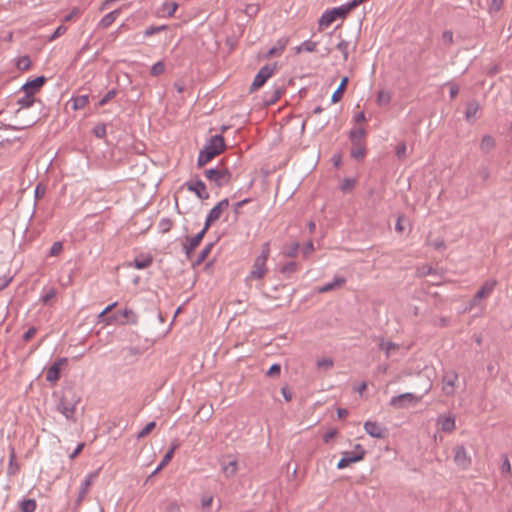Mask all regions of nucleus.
Instances as JSON below:
<instances>
[{"mask_svg": "<svg viewBox=\"0 0 512 512\" xmlns=\"http://www.w3.org/2000/svg\"><path fill=\"white\" fill-rule=\"evenodd\" d=\"M81 396L73 386L64 388L59 402L56 406L58 412H60L67 420L75 421L74 413L76 406L80 403Z\"/></svg>", "mask_w": 512, "mask_h": 512, "instance_id": "nucleus-1", "label": "nucleus"}, {"mask_svg": "<svg viewBox=\"0 0 512 512\" xmlns=\"http://www.w3.org/2000/svg\"><path fill=\"white\" fill-rule=\"evenodd\" d=\"M225 140L222 135L212 136L200 150L197 158V166L202 168L216 156L225 150Z\"/></svg>", "mask_w": 512, "mask_h": 512, "instance_id": "nucleus-2", "label": "nucleus"}, {"mask_svg": "<svg viewBox=\"0 0 512 512\" xmlns=\"http://www.w3.org/2000/svg\"><path fill=\"white\" fill-rule=\"evenodd\" d=\"M204 175L219 188L228 185L232 179L231 171L221 163L215 168L206 169Z\"/></svg>", "mask_w": 512, "mask_h": 512, "instance_id": "nucleus-3", "label": "nucleus"}, {"mask_svg": "<svg viewBox=\"0 0 512 512\" xmlns=\"http://www.w3.org/2000/svg\"><path fill=\"white\" fill-rule=\"evenodd\" d=\"M269 257V248L266 243L263 246L262 252L254 261L252 266V270L250 271L249 278L250 279H262L267 273L266 262Z\"/></svg>", "mask_w": 512, "mask_h": 512, "instance_id": "nucleus-4", "label": "nucleus"}, {"mask_svg": "<svg viewBox=\"0 0 512 512\" xmlns=\"http://www.w3.org/2000/svg\"><path fill=\"white\" fill-rule=\"evenodd\" d=\"M350 8H348L347 4L341 5L339 7H334L331 10H327L323 13L321 18L319 19L320 27H328L338 18H345L347 14L350 12Z\"/></svg>", "mask_w": 512, "mask_h": 512, "instance_id": "nucleus-5", "label": "nucleus"}, {"mask_svg": "<svg viewBox=\"0 0 512 512\" xmlns=\"http://www.w3.org/2000/svg\"><path fill=\"white\" fill-rule=\"evenodd\" d=\"M354 449L355 451L353 452L345 451L342 453V457L337 463L338 469H344L351 465L352 463H356L363 460L366 454L365 449L360 444H356Z\"/></svg>", "mask_w": 512, "mask_h": 512, "instance_id": "nucleus-6", "label": "nucleus"}, {"mask_svg": "<svg viewBox=\"0 0 512 512\" xmlns=\"http://www.w3.org/2000/svg\"><path fill=\"white\" fill-rule=\"evenodd\" d=\"M421 400V396L413 393H403L390 399L389 404L395 409H405L409 406L416 405Z\"/></svg>", "mask_w": 512, "mask_h": 512, "instance_id": "nucleus-7", "label": "nucleus"}, {"mask_svg": "<svg viewBox=\"0 0 512 512\" xmlns=\"http://www.w3.org/2000/svg\"><path fill=\"white\" fill-rule=\"evenodd\" d=\"M458 383V373L454 370L445 371L442 376V392L445 396L455 394Z\"/></svg>", "mask_w": 512, "mask_h": 512, "instance_id": "nucleus-8", "label": "nucleus"}, {"mask_svg": "<svg viewBox=\"0 0 512 512\" xmlns=\"http://www.w3.org/2000/svg\"><path fill=\"white\" fill-rule=\"evenodd\" d=\"M275 68H276V65H265L263 66L259 71L258 73L256 74V76L254 77V80L251 84V88L250 90L251 91H255L257 89H259L260 87H262L265 82L273 76V74L275 73Z\"/></svg>", "mask_w": 512, "mask_h": 512, "instance_id": "nucleus-9", "label": "nucleus"}, {"mask_svg": "<svg viewBox=\"0 0 512 512\" xmlns=\"http://www.w3.org/2000/svg\"><path fill=\"white\" fill-rule=\"evenodd\" d=\"M229 207V200L227 198L222 199L215 205L208 213L204 226L209 228L211 224L220 219L222 213Z\"/></svg>", "mask_w": 512, "mask_h": 512, "instance_id": "nucleus-10", "label": "nucleus"}, {"mask_svg": "<svg viewBox=\"0 0 512 512\" xmlns=\"http://www.w3.org/2000/svg\"><path fill=\"white\" fill-rule=\"evenodd\" d=\"M120 315L125 319V320H119L118 319V315H112V316H109L105 319V321L107 322V324H112L114 322H119L120 324L124 325V324H137L138 322V316L137 314L130 308H125L123 311L120 312Z\"/></svg>", "mask_w": 512, "mask_h": 512, "instance_id": "nucleus-11", "label": "nucleus"}, {"mask_svg": "<svg viewBox=\"0 0 512 512\" xmlns=\"http://www.w3.org/2000/svg\"><path fill=\"white\" fill-rule=\"evenodd\" d=\"M454 462L463 470L467 469L471 465V457L468 455V452L463 445H457L454 448Z\"/></svg>", "mask_w": 512, "mask_h": 512, "instance_id": "nucleus-12", "label": "nucleus"}, {"mask_svg": "<svg viewBox=\"0 0 512 512\" xmlns=\"http://www.w3.org/2000/svg\"><path fill=\"white\" fill-rule=\"evenodd\" d=\"M207 230H208V228H206L204 226L203 229L200 232H198L196 235H194L192 237H189V236L186 237V241H185V243H183V250H184L187 258L191 257V253L195 250V248L202 241Z\"/></svg>", "mask_w": 512, "mask_h": 512, "instance_id": "nucleus-13", "label": "nucleus"}, {"mask_svg": "<svg viewBox=\"0 0 512 512\" xmlns=\"http://www.w3.org/2000/svg\"><path fill=\"white\" fill-rule=\"evenodd\" d=\"M364 430L373 438L383 439L387 436L388 430L386 427L375 421H366L364 423Z\"/></svg>", "mask_w": 512, "mask_h": 512, "instance_id": "nucleus-14", "label": "nucleus"}, {"mask_svg": "<svg viewBox=\"0 0 512 512\" xmlns=\"http://www.w3.org/2000/svg\"><path fill=\"white\" fill-rule=\"evenodd\" d=\"M67 363V358H58L46 372V380L50 383H56L60 379L61 367Z\"/></svg>", "mask_w": 512, "mask_h": 512, "instance_id": "nucleus-15", "label": "nucleus"}, {"mask_svg": "<svg viewBox=\"0 0 512 512\" xmlns=\"http://www.w3.org/2000/svg\"><path fill=\"white\" fill-rule=\"evenodd\" d=\"M186 187L189 191L196 194V196L201 200H207L209 198V193L207 192L205 183L200 180H191L186 183Z\"/></svg>", "mask_w": 512, "mask_h": 512, "instance_id": "nucleus-16", "label": "nucleus"}, {"mask_svg": "<svg viewBox=\"0 0 512 512\" xmlns=\"http://www.w3.org/2000/svg\"><path fill=\"white\" fill-rule=\"evenodd\" d=\"M98 474H99V471L97 470V471L89 473L86 476L85 480L82 482V484L80 486L78 497L76 499V505H80L81 504V502L83 501L84 497L88 493L89 488L92 485L93 481L97 478Z\"/></svg>", "mask_w": 512, "mask_h": 512, "instance_id": "nucleus-17", "label": "nucleus"}, {"mask_svg": "<svg viewBox=\"0 0 512 512\" xmlns=\"http://www.w3.org/2000/svg\"><path fill=\"white\" fill-rule=\"evenodd\" d=\"M45 82L46 78L44 76L36 77L35 79L26 82L22 86V90L25 93H30L34 95V93L37 92L44 85Z\"/></svg>", "mask_w": 512, "mask_h": 512, "instance_id": "nucleus-18", "label": "nucleus"}, {"mask_svg": "<svg viewBox=\"0 0 512 512\" xmlns=\"http://www.w3.org/2000/svg\"><path fill=\"white\" fill-rule=\"evenodd\" d=\"M497 285V281L494 279L487 280L481 288L476 292V299H486L488 298L494 291Z\"/></svg>", "mask_w": 512, "mask_h": 512, "instance_id": "nucleus-19", "label": "nucleus"}, {"mask_svg": "<svg viewBox=\"0 0 512 512\" xmlns=\"http://www.w3.org/2000/svg\"><path fill=\"white\" fill-rule=\"evenodd\" d=\"M288 42H289L288 38H286V37L280 38L277 41V43L267 51L265 57L271 58L273 56L281 55L282 52L284 51V49L286 48Z\"/></svg>", "mask_w": 512, "mask_h": 512, "instance_id": "nucleus-20", "label": "nucleus"}, {"mask_svg": "<svg viewBox=\"0 0 512 512\" xmlns=\"http://www.w3.org/2000/svg\"><path fill=\"white\" fill-rule=\"evenodd\" d=\"M346 283V279L342 276H335L333 281L326 283L325 285L318 288L319 293H326L334 289L340 288Z\"/></svg>", "mask_w": 512, "mask_h": 512, "instance_id": "nucleus-21", "label": "nucleus"}, {"mask_svg": "<svg viewBox=\"0 0 512 512\" xmlns=\"http://www.w3.org/2000/svg\"><path fill=\"white\" fill-rule=\"evenodd\" d=\"M350 154L351 157L354 158L355 160H362L366 154L365 142L351 143Z\"/></svg>", "mask_w": 512, "mask_h": 512, "instance_id": "nucleus-22", "label": "nucleus"}, {"mask_svg": "<svg viewBox=\"0 0 512 512\" xmlns=\"http://www.w3.org/2000/svg\"><path fill=\"white\" fill-rule=\"evenodd\" d=\"M153 262V258L150 255H141L136 257L133 262L129 263L130 267H134L136 269H145L151 266Z\"/></svg>", "mask_w": 512, "mask_h": 512, "instance_id": "nucleus-23", "label": "nucleus"}, {"mask_svg": "<svg viewBox=\"0 0 512 512\" xmlns=\"http://www.w3.org/2000/svg\"><path fill=\"white\" fill-rule=\"evenodd\" d=\"M20 466L16 462V453L14 447H10L9 463L7 467V474L9 476L16 475L19 472Z\"/></svg>", "mask_w": 512, "mask_h": 512, "instance_id": "nucleus-24", "label": "nucleus"}, {"mask_svg": "<svg viewBox=\"0 0 512 512\" xmlns=\"http://www.w3.org/2000/svg\"><path fill=\"white\" fill-rule=\"evenodd\" d=\"M238 470V463L236 459H232L229 462H222V471L226 478L233 477Z\"/></svg>", "mask_w": 512, "mask_h": 512, "instance_id": "nucleus-25", "label": "nucleus"}, {"mask_svg": "<svg viewBox=\"0 0 512 512\" xmlns=\"http://www.w3.org/2000/svg\"><path fill=\"white\" fill-rule=\"evenodd\" d=\"M366 136V129L364 127H354L349 133V140L351 143L364 142Z\"/></svg>", "mask_w": 512, "mask_h": 512, "instance_id": "nucleus-26", "label": "nucleus"}, {"mask_svg": "<svg viewBox=\"0 0 512 512\" xmlns=\"http://www.w3.org/2000/svg\"><path fill=\"white\" fill-rule=\"evenodd\" d=\"M480 106L476 100H472L467 103L465 118L468 122H471L473 118H475Z\"/></svg>", "mask_w": 512, "mask_h": 512, "instance_id": "nucleus-27", "label": "nucleus"}, {"mask_svg": "<svg viewBox=\"0 0 512 512\" xmlns=\"http://www.w3.org/2000/svg\"><path fill=\"white\" fill-rule=\"evenodd\" d=\"M348 77H343L338 88L334 91V93L332 94V97H331V102L332 103H337L338 101L341 100L342 96H343V93L346 89V86H347V83H348Z\"/></svg>", "mask_w": 512, "mask_h": 512, "instance_id": "nucleus-28", "label": "nucleus"}, {"mask_svg": "<svg viewBox=\"0 0 512 512\" xmlns=\"http://www.w3.org/2000/svg\"><path fill=\"white\" fill-rule=\"evenodd\" d=\"M438 423L444 432H452L455 428V419L453 417L440 416Z\"/></svg>", "mask_w": 512, "mask_h": 512, "instance_id": "nucleus-29", "label": "nucleus"}, {"mask_svg": "<svg viewBox=\"0 0 512 512\" xmlns=\"http://www.w3.org/2000/svg\"><path fill=\"white\" fill-rule=\"evenodd\" d=\"M70 102L72 104L73 110H80L88 104L89 96L85 94V95H79L76 97H72Z\"/></svg>", "mask_w": 512, "mask_h": 512, "instance_id": "nucleus-30", "label": "nucleus"}, {"mask_svg": "<svg viewBox=\"0 0 512 512\" xmlns=\"http://www.w3.org/2000/svg\"><path fill=\"white\" fill-rule=\"evenodd\" d=\"M501 459H502V464L500 467L501 475L504 479H509L512 475L511 464H510L509 458L506 454H502Z\"/></svg>", "mask_w": 512, "mask_h": 512, "instance_id": "nucleus-31", "label": "nucleus"}, {"mask_svg": "<svg viewBox=\"0 0 512 512\" xmlns=\"http://www.w3.org/2000/svg\"><path fill=\"white\" fill-rule=\"evenodd\" d=\"M495 147V140L490 135L483 136L481 143H480V149L483 153H489L493 148Z\"/></svg>", "mask_w": 512, "mask_h": 512, "instance_id": "nucleus-32", "label": "nucleus"}, {"mask_svg": "<svg viewBox=\"0 0 512 512\" xmlns=\"http://www.w3.org/2000/svg\"><path fill=\"white\" fill-rule=\"evenodd\" d=\"M120 14V10H114L108 14H106L100 21V26L103 28H108L112 23L116 20L117 16Z\"/></svg>", "mask_w": 512, "mask_h": 512, "instance_id": "nucleus-33", "label": "nucleus"}, {"mask_svg": "<svg viewBox=\"0 0 512 512\" xmlns=\"http://www.w3.org/2000/svg\"><path fill=\"white\" fill-rule=\"evenodd\" d=\"M34 101H35V99L32 94L25 93V95L22 98L18 99V104L20 106V109L17 111V113H19L21 109L31 107L33 105Z\"/></svg>", "mask_w": 512, "mask_h": 512, "instance_id": "nucleus-34", "label": "nucleus"}, {"mask_svg": "<svg viewBox=\"0 0 512 512\" xmlns=\"http://www.w3.org/2000/svg\"><path fill=\"white\" fill-rule=\"evenodd\" d=\"M213 245H214L213 243L206 244L205 247L198 254L197 259L195 260L193 265H200L210 254V252L213 248Z\"/></svg>", "mask_w": 512, "mask_h": 512, "instance_id": "nucleus-35", "label": "nucleus"}, {"mask_svg": "<svg viewBox=\"0 0 512 512\" xmlns=\"http://www.w3.org/2000/svg\"><path fill=\"white\" fill-rule=\"evenodd\" d=\"M37 507L34 499H25L20 503V509L22 512H35Z\"/></svg>", "mask_w": 512, "mask_h": 512, "instance_id": "nucleus-36", "label": "nucleus"}, {"mask_svg": "<svg viewBox=\"0 0 512 512\" xmlns=\"http://www.w3.org/2000/svg\"><path fill=\"white\" fill-rule=\"evenodd\" d=\"M56 298L55 288L48 289L41 297V301L44 305H51L52 301Z\"/></svg>", "mask_w": 512, "mask_h": 512, "instance_id": "nucleus-37", "label": "nucleus"}, {"mask_svg": "<svg viewBox=\"0 0 512 512\" xmlns=\"http://www.w3.org/2000/svg\"><path fill=\"white\" fill-rule=\"evenodd\" d=\"M391 100V95L389 92L381 90L377 95V104L380 106L388 105Z\"/></svg>", "mask_w": 512, "mask_h": 512, "instance_id": "nucleus-38", "label": "nucleus"}, {"mask_svg": "<svg viewBox=\"0 0 512 512\" xmlns=\"http://www.w3.org/2000/svg\"><path fill=\"white\" fill-rule=\"evenodd\" d=\"M317 43L313 41H305L300 46L297 47V52L300 53L302 51L306 52H314L316 51Z\"/></svg>", "mask_w": 512, "mask_h": 512, "instance_id": "nucleus-39", "label": "nucleus"}, {"mask_svg": "<svg viewBox=\"0 0 512 512\" xmlns=\"http://www.w3.org/2000/svg\"><path fill=\"white\" fill-rule=\"evenodd\" d=\"M298 270V265L296 262L294 261H290L288 263H286L282 269H281V272L287 276L295 273L296 271Z\"/></svg>", "mask_w": 512, "mask_h": 512, "instance_id": "nucleus-40", "label": "nucleus"}, {"mask_svg": "<svg viewBox=\"0 0 512 512\" xmlns=\"http://www.w3.org/2000/svg\"><path fill=\"white\" fill-rule=\"evenodd\" d=\"M165 71V64L163 61H158L156 62L152 67H151V70H150V74L152 76H159L161 75L162 73H164Z\"/></svg>", "mask_w": 512, "mask_h": 512, "instance_id": "nucleus-41", "label": "nucleus"}, {"mask_svg": "<svg viewBox=\"0 0 512 512\" xmlns=\"http://www.w3.org/2000/svg\"><path fill=\"white\" fill-rule=\"evenodd\" d=\"M168 27L166 25H161V26H149L145 29L144 31V36L145 37H150L156 33H159L161 31H164L166 30Z\"/></svg>", "mask_w": 512, "mask_h": 512, "instance_id": "nucleus-42", "label": "nucleus"}, {"mask_svg": "<svg viewBox=\"0 0 512 512\" xmlns=\"http://www.w3.org/2000/svg\"><path fill=\"white\" fill-rule=\"evenodd\" d=\"M31 61L28 56H22L17 61V68L21 71H26L30 68Z\"/></svg>", "mask_w": 512, "mask_h": 512, "instance_id": "nucleus-43", "label": "nucleus"}, {"mask_svg": "<svg viewBox=\"0 0 512 512\" xmlns=\"http://www.w3.org/2000/svg\"><path fill=\"white\" fill-rule=\"evenodd\" d=\"M156 426L154 421L147 423L143 429L137 434V438L141 439L146 437Z\"/></svg>", "mask_w": 512, "mask_h": 512, "instance_id": "nucleus-44", "label": "nucleus"}, {"mask_svg": "<svg viewBox=\"0 0 512 512\" xmlns=\"http://www.w3.org/2000/svg\"><path fill=\"white\" fill-rule=\"evenodd\" d=\"M93 133L97 138L103 139L106 136V125L103 123L97 124L93 129Z\"/></svg>", "mask_w": 512, "mask_h": 512, "instance_id": "nucleus-45", "label": "nucleus"}, {"mask_svg": "<svg viewBox=\"0 0 512 512\" xmlns=\"http://www.w3.org/2000/svg\"><path fill=\"white\" fill-rule=\"evenodd\" d=\"M164 11L167 13L168 17L173 16L178 8V4L176 2H166L163 5Z\"/></svg>", "mask_w": 512, "mask_h": 512, "instance_id": "nucleus-46", "label": "nucleus"}, {"mask_svg": "<svg viewBox=\"0 0 512 512\" xmlns=\"http://www.w3.org/2000/svg\"><path fill=\"white\" fill-rule=\"evenodd\" d=\"M63 250V243L61 241H56L52 244L49 256H58Z\"/></svg>", "mask_w": 512, "mask_h": 512, "instance_id": "nucleus-47", "label": "nucleus"}, {"mask_svg": "<svg viewBox=\"0 0 512 512\" xmlns=\"http://www.w3.org/2000/svg\"><path fill=\"white\" fill-rule=\"evenodd\" d=\"M355 186V180L351 178H345L341 184V190L343 192L351 191Z\"/></svg>", "mask_w": 512, "mask_h": 512, "instance_id": "nucleus-48", "label": "nucleus"}, {"mask_svg": "<svg viewBox=\"0 0 512 512\" xmlns=\"http://www.w3.org/2000/svg\"><path fill=\"white\" fill-rule=\"evenodd\" d=\"M396 348H397V345L391 341H388V342L382 341L380 343V349L385 351L387 357H389L390 352Z\"/></svg>", "mask_w": 512, "mask_h": 512, "instance_id": "nucleus-49", "label": "nucleus"}, {"mask_svg": "<svg viewBox=\"0 0 512 512\" xmlns=\"http://www.w3.org/2000/svg\"><path fill=\"white\" fill-rule=\"evenodd\" d=\"M348 46L349 43L345 40L340 41L336 46L337 50L342 53L344 60L348 59Z\"/></svg>", "mask_w": 512, "mask_h": 512, "instance_id": "nucleus-50", "label": "nucleus"}, {"mask_svg": "<svg viewBox=\"0 0 512 512\" xmlns=\"http://www.w3.org/2000/svg\"><path fill=\"white\" fill-rule=\"evenodd\" d=\"M245 14L249 17H254L259 12V7L256 4H248L244 10Z\"/></svg>", "mask_w": 512, "mask_h": 512, "instance_id": "nucleus-51", "label": "nucleus"}, {"mask_svg": "<svg viewBox=\"0 0 512 512\" xmlns=\"http://www.w3.org/2000/svg\"><path fill=\"white\" fill-rule=\"evenodd\" d=\"M66 31H67V27L66 26H64V25L58 26L55 29V31L53 32V34L49 37V41L56 40L58 37L62 36Z\"/></svg>", "mask_w": 512, "mask_h": 512, "instance_id": "nucleus-52", "label": "nucleus"}, {"mask_svg": "<svg viewBox=\"0 0 512 512\" xmlns=\"http://www.w3.org/2000/svg\"><path fill=\"white\" fill-rule=\"evenodd\" d=\"M406 144L404 142H401L399 143L397 146H396V149H395V152H396V156L399 158V159H403L406 157Z\"/></svg>", "mask_w": 512, "mask_h": 512, "instance_id": "nucleus-53", "label": "nucleus"}, {"mask_svg": "<svg viewBox=\"0 0 512 512\" xmlns=\"http://www.w3.org/2000/svg\"><path fill=\"white\" fill-rule=\"evenodd\" d=\"M116 95V91L115 90H110L108 91L102 98L101 100L99 101L98 105L99 106H104L105 104H107L110 100H112Z\"/></svg>", "mask_w": 512, "mask_h": 512, "instance_id": "nucleus-54", "label": "nucleus"}, {"mask_svg": "<svg viewBox=\"0 0 512 512\" xmlns=\"http://www.w3.org/2000/svg\"><path fill=\"white\" fill-rule=\"evenodd\" d=\"M333 360L331 358H322L317 361L319 368L330 369L333 366Z\"/></svg>", "mask_w": 512, "mask_h": 512, "instance_id": "nucleus-55", "label": "nucleus"}, {"mask_svg": "<svg viewBox=\"0 0 512 512\" xmlns=\"http://www.w3.org/2000/svg\"><path fill=\"white\" fill-rule=\"evenodd\" d=\"M442 41L445 45L450 46L453 43V33L450 30H446L442 33Z\"/></svg>", "mask_w": 512, "mask_h": 512, "instance_id": "nucleus-56", "label": "nucleus"}, {"mask_svg": "<svg viewBox=\"0 0 512 512\" xmlns=\"http://www.w3.org/2000/svg\"><path fill=\"white\" fill-rule=\"evenodd\" d=\"M281 372V366L280 364H273L271 365V367L269 368V370L267 371V375L270 376V377H274V376H278Z\"/></svg>", "mask_w": 512, "mask_h": 512, "instance_id": "nucleus-57", "label": "nucleus"}, {"mask_svg": "<svg viewBox=\"0 0 512 512\" xmlns=\"http://www.w3.org/2000/svg\"><path fill=\"white\" fill-rule=\"evenodd\" d=\"M177 448V445H173L167 452L166 454L163 456L162 458V462L165 463L166 465L171 461L173 455H174V452Z\"/></svg>", "mask_w": 512, "mask_h": 512, "instance_id": "nucleus-58", "label": "nucleus"}, {"mask_svg": "<svg viewBox=\"0 0 512 512\" xmlns=\"http://www.w3.org/2000/svg\"><path fill=\"white\" fill-rule=\"evenodd\" d=\"M298 248V243H292L291 246L288 247L287 250L285 251V254L288 257H295L297 255Z\"/></svg>", "mask_w": 512, "mask_h": 512, "instance_id": "nucleus-59", "label": "nucleus"}, {"mask_svg": "<svg viewBox=\"0 0 512 512\" xmlns=\"http://www.w3.org/2000/svg\"><path fill=\"white\" fill-rule=\"evenodd\" d=\"M337 435V430L336 429H331V430H328L324 435H323V441L325 443H329L332 439L335 438V436Z\"/></svg>", "mask_w": 512, "mask_h": 512, "instance_id": "nucleus-60", "label": "nucleus"}, {"mask_svg": "<svg viewBox=\"0 0 512 512\" xmlns=\"http://www.w3.org/2000/svg\"><path fill=\"white\" fill-rule=\"evenodd\" d=\"M251 200L249 198L243 199L237 203L234 204L233 210L236 215L240 213V209L247 203H249Z\"/></svg>", "mask_w": 512, "mask_h": 512, "instance_id": "nucleus-61", "label": "nucleus"}, {"mask_svg": "<svg viewBox=\"0 0 512 512\" xmlns=\"http://www.w3.org/2000/svg\"><path fill=\"white\" fill-rule=\"evenodd\" d=\"M37 332V329L35 327H30L24 334H23V341L28 342Z\"/></svg>", "mask_w": 512, "mask_h": 512, "instance_id": "nucleus-62", "label": "nucleus"}, {"mask_svg": "<svg viewBox=\"0 0 512 512\" xmlns=\"http://www.w3.org/2000/svg\"><path fill=\"white\" fill-rule=\"evenodd\" d=\"M159 226L163 232H167L171 228V221L169 219H162Z\"/></svg>", "mask_w": 512, "mask_h": 512, "instance_id": "nucleus-63", "label": "nucleus"}, {"mask_svg": "<svg viewBox=\"0 0 512 512\" xmlns=\"http://www.w3.org/2000/svg\"><path fill=\"white\" fill-rule=\"evenodd\" d=\"M166 512H181V509L176 502H170L166 507Z\"/></svg>", "mask_w": 512, "mask_h": 512, "instance_id": "nucleus-64", "label": "nucleus"}]
</instances>
